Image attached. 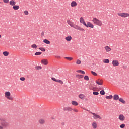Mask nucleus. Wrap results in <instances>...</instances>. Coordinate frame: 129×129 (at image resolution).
<instances>
[{
    "label": "nucleus",
    "instance_id": "obj_1",
    "mask_svg": "<svg viewBox=\"0 0 129 129\" xmlns=\"http://www.w3.org/2000/svg\"><path fill=\"white\" fill-rule=\"evenodd\" d=\"M67 23L68 25H70L72 28H73L74 29H75L76 30L81 31L82 32H84L85 30L83 28H81L80 26H79L78 25H76L73 22H71L70 20L67 21Z\"/></svg>",
    "mask_w": 129,
    "mask_h": 129
},
{
    "label": "nucleus",
    "instance_id": "obj_2",
    "mask_svg": "<svg viewBox=\"0 0 129 129\" xmlns=\"http://www.w3.org/2000/svg\"><path fill=\"white\" fill-rule=\"evenodd\" d=\"M1 123H0V129L6 128L9 126V122H7L5 119H0Z\"/></svg>",
    "mask_w": 129,
    "mask_h": 129
},
{
    "label": "nucleus",
    "instance_id": "obj_3",
    "mask_svg": "<svg viewBox=\"0 0 129 129\" xmlns=\"http://www.w3.org/2000/svg\"><path fill=\"white\" fill-rule=\"evenodd\" d=\"M92 22L93 24H94L95 25H96L97 26H102L103 25V23L102 20H100L96 18V17H94L93 18Z\"/></svg>",
    "mask_w": 129,
    "mask_h": 129
},
{
    "label": "nucleus",
    "instance_id": "obj_4",
    "mask_svg": "<svg viewBox=\"0 0 129 129\" xmlns=\"http://www.w3.org/2000/svg\"><path fill=\"white\" fill-rule=\"evenodd\" d=\"M4 97L8 100H9L10 101H13V97L11 95V92L7 91L5 92L4 93Z\"/></svg>",
    "mask_w": 129,
    "mask_h": 129
},
{
    "label": "nucleus",
    "instance_id": "obj_5",
    "mask_svg": "<svg viewBox=\"0 0 129 129\" xmlns=\"http://www.w3.org/2000/svg\"><path fill=\"white\" fill-rule=\"evenodd\" d=\"M119 17H122L123 18H126L129 17V13L124 12H119L117 13Z\"/></svg>",
    "mask_w": 129,
    "mask_h": 129
},
{
    "label": "nucleus",
    "instance_id": "obj_6",
    "mask_svg": "<svg viewBox=\"0 0 129 129\" xmlns=\"http://www.w3.org/2000/svg\"><path fill=\"white\" fill-rule=\"evenodd\" d=\"M90 113L93 115V119H102V117H100L99 115H98L93 112H90Z\"/></svg>",
    "mask_w": 129,
    "mask_h": 129
},
{
    "label": "nucleus",
    "instance_id": "obj_7",
    "mask_svg": "<svg viewBox=\"0 0 129 129\" xmlns=\"http://www.w3.org/2000/svg\"><path fill=\"white\" fill-rule=\"evenodd\" d=\"M83 25H84L85 27H86L87 28H91V29H94V25L93 24H92V23L88 22L84 24H83Z\"/></svg>",
    "mask_w": 129,
    "mask_h": 129
},
{
    "label": "nucleus",
    "instance_id": "obj_8",
    "mask_svg": "<svg viewBox=\"0 0 129 129\" xmlns=\"http://www.w3.org/2000/svg\"><path fill=\"white\" fill-rule=\"evenodd\" d=\"M118 119L121 122L125 121V116L123 114H120L118 115Z\"/></svg>",
    "mask_w": 129,
    "mask_h": 129
},
{
    "label": "nucleus",
    "instance_id": "obj_9",
    "mask_svg": "<svg viewBox=\"0 0 129 129\" xmlns=\"http://www.w3.org/2000/svg\"><path fill=\"white\" fill-rule=\"evenodd\" d=\"M112 64L114 67H118L119 66V62H118V60L114 59L112 60Z\"/></svg>",
    "mask_w": 129,
    "mask_h": 129
},
{
    "label": "nucleus",
    "instance_id": "obj_10",
    "mask_svg": "<svg viewBox=\"0 0 129 129\" xmlns=\"http://www.w3.org/2000/svg\"><path fill=\"white\" fill-rule=\"evenodd\" d=\"M51 80H52L53 81L59 83V84H60L61 85H62L63 84V82L62 80L56 79L55 78H54V77L51 78Z\"/></svg>",
    "mask_w": 129,
    "mask_h": 129
},
{
    "label": "nucleus",
    "instance_id": "obj_11",
    "mask_svg": "<svg viewBox=\"0 0 129 129\" xmlns=\"http://www.w3.org/2000/svg\"><path fill=\"white\" fill-rule=\"evenodd\" d=\"M95 82L98 85L101 86L103 85V80H102L101 79H98L96 80V81H95Z\"/></svg>",
    "mask_w": 129,
    "mask_h": 129
},
{
    "label": "nucleus",
    "instance_id": "obj_12",
    "mask_svg": "<svg viewBox=\"0 0 129 129\" xmlns=\"http://www.w3.org/2000/svg\"><path fill=\"white\" fill-rule=\"evenodd\" d=\"M104 49L107 53H109L111 51L112 49L109 46L106 45L104 47Z\"/></svg>",
    "mask_w": 129,
    "mask_h": 129
},
{
    "label": "nucleus",
    "instance_id": "obj_13",
    "mask_svg": "<svg viewBox=\"0 0 129 129\" xmlns=\"http://www.w3.org/2000/svg\"><path fill=\"white\" fill-rule=\"evenodd\" d=\"M92 126L93 129H97L98 128V123L96 121H93Z\"/></svg>",
    "mask_w": 129,
    "mask_h": 129
},
{
    "label": "nucleus",
    "instance_id": "obj_14",
    "mask_svg": "<svg viewBox=\"0 0 129 129\" xmlns=\"http://www.w3.org/2000/svg\"><path fill=\"white\" fill-rule=\"evenodd\" d=\"M70 6L71 7H76L77 6V3L75 1H72Z\"/></svg>",
    "mask_w": 129,
    "mask_h": 129
},
{
    "label": "nucleus",
    "instance_id": "obj_15",
    "mask_svg": "<svg viewBox=\"0 0 129 129\" xmlns=\"http://www.w3.org/2000/svg\"><path fill=\"white\" fill-rule=\"evenodd\" d=\"M45 122H46V121H45V120L42 118L39 119L38 121V123L40 125H44Z\"/></svg>",
    "mask_w": 129,
    "mask_h": 129
},
{
    "label": "nucleus",
    "instance_id": "obj_16",
    "mask_svg": "<svg viewBox=\"0 0 129 129\" xmlns=\"http://www.w3.org/2000/svg\"><path fill=\"white\" fill-rule=\"evenodd\" d=\"M65 40L67 42H69L72 40V37H71L70 35H68L67 37H65Z\"/></svg>",
    "mask_w": 129,
    "mask_h": 129
},
{
    "label": "nucleus",
    "instance_id": "obj_17",
    "mask_svg": "<svg viewBox=\"0 0 129 129\" xmlns=\"http://www.w3.org/2000/svg\"><path fill=\"white\" fill-rule=\"evenodd\" d=\"M41 63L46 66L48 64V61L47 59H42L41 60Z\"/></svg>",
    "mask_w": 129,
    "mask_h": 129
},
{
    "label": "nucleus",
    "instance_id": "obj_18",
    "mask_svg": "<svg viewBox=\"0 0 129 129\" xmlns=\"http://www.w3.org/2000/svg\"><path fill=\"white\" fill-rule=\"evenodd\" d=\"M73 108H71V107H67L63 108V110L68 111V112H71L73 110Z\"/></svg>",
    "mask_w": 129,
    "mask_h": 129
},
{
    "label": "nucleus",
    "instance_id": "obj_19",
    "mask_svg": "<svg viewBox=\"0 0 129 129\" xmlns=\"http://www.w3.org/2000/svg\"><path fill=\"white\" fill-rule=\"evenodd\" d=\"M9 3V5L12 6H15V5H16V2L14 0H10Z\"/></svg>",
    "mask_w": 129,
    "mask_h": 129
},
{
    "label": "nucleus",
    "instance_id": "obj_20",
    "mask_svg": "<svg viewBox=\"0 0 129 129\" xmlns=\"http://www.w3.org/2000/svg\"><path fill=\"white\" fill-rule=\"evenodd\" d=\"M80 23L83 24V25H84L86 24V22L85 21L83 17L80 18Z\"/></svg>",
    "mask_w": 129,
    "mask_h": 129
},
{
    "label": "nucleus",
    "instance_id": "obj_21",
    "mask_svg": "<svg viewBox=\"0 0 129 129\" xmlns=\"http://www.w3.org/2000/svg\"><path fill=\"white\" fill-rule=\"evenodd\" d=\"M78 97L79 99H81V100H84V99L86 98V96L82 94L79 95Z\"/></svg>",
    "mask_w": 129,
    "mask_h": 129
},
{
    "label": "nucleus",
    "instance_id": "obj_22",
    "mask_svg": "<svg viewBox=\"0 0 129 129\" xmlns=\"http://www.w3.org/2000/svg\"><path fill=\"white\" fill-rule=\"evenodd\" d=\"M71 104L72 105H73L74 106H77L78 105V103H77V102L73 100L71 101Z\"/></svg>",
    "mask_w": 129,
    "mask_h": 129
},
{
    "label": "nucleus",
    "instance_id": "obj_23",
    "mask_svg": "<svg viewBox=\"0 0 129 129\" xmlns=\"http://www.w3.org/2000/svg\"><path fill=\"white\" fill-rule=\"evenodd\" d=\"M113 97L114 98V100H115V101H117L120 99L119 96H118V95H114Z\"/></svg>",
    "mask_w": 129,
    "mask_h": 129
},
{
    "label": "nucleus",
    "instance_id": "obj_24",
    "mask_svg": "<svg viewBox=\"0 0 129 129\" xmlns=\"http://www.w3.org/2000/svg\"><path fill=\"white\" fill-rule=\"evenodd\" d=\"M2 54L5 57H7L9 55V53L8 51H4L2 52Z\"/></svg>",
    "mask_w": 129,
    "mask_h": 129
},
{
    "label": "nucleus",
    "instance_id": "obj_25",
    "mask_svg": "<svg viewBox=\"0 0 129 129\" xmlns=\"http://www.w3.org/2000/svg\"><path fill=\"white\" fill-rule=\"evenodd\" d=\"M76 77H77V78H78L79 79H81L84 77V76L82 75L77 74V75H76Z\"/></svg>",
    "mask_w": 129,
    "mask_h": 129
},
{
    "label": "nucleus",
    "instance_id": "obj_26",
    "mask_svg": "<svg viewBox=\"0 0 129 129\" xmlns=\"http://www.w3.org/2000/svg\"><path fill=\"white\" fill-rule=\"evenodd\" d=\"M103 62L105 63V64H108V63H109L110 60L108 59H104L103 60Z\"/></svg>",
    "mask_w": 129,
    "mask_h": 129
},
{
    "label": "nucleus",
    "instance_id": "obj_27",
    "mask_svg": "<svg viewBox=\"0 0 129 129\" xmlns=\"http://www.w3.org/2000/svg\"><path fill=\"white\" fill-rule=\"evenodd\" d=\"M118 100H119V101H120L122 104H126V101L125 100H124V99H122V98H120V99H118Z\"/></svg>",
    "mask_w": 129,
    "mask_h": 129
},
{
    "label": "nucleus",
    "instance_id": "obj_28",
    "mask_svg": "<svg viewBox=\"0 0 129 129\" xmlns=\"http://www.w3.org/2000/svg\"><path fill=\"white\" fill-rule=\"evenodd\" d=\"M43 42L45 44H47V45H49L50 44V42L48 39H44L43 40Z\"/></svg>",
    "mask_w": 129,
    "mask_h": 129
},
{
    "label": "nucleus",
    "instance_id": "obj_29",
    "mask_svg": "<svg viewBox=\"0 0 129 129\" xmlns=\"http://www.w3.org/2000/svg\"><path fill=\"white\" fill-rule=\"evenodd\" d=\"M13 6V10H18L19 9V6L15 5V6Z\"/></svg>",
    "mask_w": 129,
    "mask_h": 129
},
{
    "label": "nucleus",
    "instance_id": "obj_30",
    "mask_svg": "<svg viewBox=\"0 0 129 129\" xmlns=\"http://www.w3.org/2000/svg\"><path fill=\"white\" fill-rule=\"evenodd\" d=\"M77 73L83 74V75H85V72L84 71L82 70H78L76 71Z\"/></svg>",
    "mask_w": 129,
    "mask_h": 129
},
{
    "label": "nucleus",
    "instance_id": "obj_31",
    "mask_svg": "<svg viewBox=\"0 0 129 129\" xmlns=\"http://www.w3.org/2000/svg\"><path fill=\"white\" fill-rule=\"evenodd\" d=\"M42 52H37L35 53V56H40L42 54Z\"/></svg>",
    "mask_w": 129,
    "mask_h": 129
},
{
    "label": "nucleus",
    "instance_id": "obj_32",
    "mask_svg": "<svg viewBox=\"0 0 129 129\" xmlns=\"http://www.w3.org/2000/svg\"><path fill=\"white\" fill-rule=\"evenodd\" d=\"M113 98V96L112 95H110V96H106V99H111Z\"/></svg>",
    "mask_w": 129,
    "mask_h": 129
},
{
    "label": "nucleus",
    "instance_id": "obj_33",
    "mask_svg": "<svg viewBox=\"0 0 129 129\" xmlns=\"http://www.w3.org/2000/svg\"><path fill=\"white\" fill-rule=\"evenodd\" d=\"M81 61L79 59H77V61H76V64L78 65L81 64Z\"/></svg>",
    "mask_w": 129,
    "mask_h": 129
},
{
    "label": "nucleus",
    "instance_id": "obj_34",
    "mask_svg": "<svg viewBox=\"0 0 129 129\" xmlns=\"http://www.w3.org/2000/svg\"><path fill=\"white\" fill-rule=\"evenodd\" d=\"M64 58L67 59L69 61H71V60H72L73 59V57H64Z\"/></svg>",
    "mask_w": 129,
    "mask_h": 129
},
{
    "label": "nucleus",
    "instance_id": "obj_35",
    "mask_svg": "<svg viewBox=\"0 0 129 129\" xmlns=\"http://www.w3.org/2000/svg\"><path fill=\"white\" fill-rule=\"evenodd\" d=\"M99 93L102 96H104L105 95V92L103 90H101L100 92H99Z\"/></svg>",
    "mask_w": 129,
    "mask_h": 129
},
{
    "label": "nucleus",
    "instance_id": "obj_36",
    "mask_svg": "<svg viewBox=\"0 0 129 129\" xmlns=\"http://www.w3.org/2000/svg\"><path fill=\"white\" fill-rule=\"evenodd\" d=\"M31 48L33 49H36L37 48V45L36 44H33L31 45Z\"/></svg>",
    "mask_w": 129,
    "mask_h": 129
},
{
    "label": "nucleus",
    "instance_id": "obj_37",
    "mask_svg": "<svg viewBox=\"0 0 129 129\" xmlns=\"http://www.w3.org/2000/svg\"><path fill=\"white\" fill-rule=\"evenodd\" d=\"M91 74H92V75H93V76H98V74H97L96 73L94 72V71H91Z\"/></svg>",
    "mask_w": 129,
    "mask_h": 129
},
{
    "label": "nucleus",
    "instance_id": "obj_38",
    "mask_svg": "<svg viewBox=\"0 0 129 129\" xmlns=\"http://www.w3.org/2000/svg\"><path fill=\"white\" fill-rule=\"evenodd\" d=\"M84 80H86L87 81H88L89 80V77L88 76H85Z\"/></svg>",
    "mask_w": 129,
    "mask_h": 129
},
{
    "label": "nucleus",
    "instance_id": "obj_39",
    "mask_svg": "<svg viewBox=\"0 0 129 129\" xmlns=\"http://www.w3.org/2000/svg\"><path fill=\"white\" fill-rule=\"evenodd\" d=\"M125 127V124H122L120 125V128H124Z\"/></svg>",
    "mask_w": 129,
    "mask_h": 129
},
{
    "label": "nucleus",
    "instance_id": "obj_40",
    "mask_svg": "<svg viewBox=\"0 0 129 129\" xmlns=\"http://www.w3.org/2000/svg\"><path fill=\"white\" fill-rule=\"evenodd\" d=\"M35 69L37 70H40L42 69V67H40V66L35 67Z\"/></svg>",
    "mask_w": 129,
    "mask_h": 129
},
{
    "label": "nucleus",
    "instance_id": "obj_41",
    "mask_svg": "<svg viewBox=\"0 0 129 129\" xmlns=\"http://www.w3.org/2000/svg\"><path fill=\"white\" fill-rule=\"evenodd\" d=\"M24 14H25L26 16H27L29 14V12L27 10H25L24 11Z\"/></svg>",
    "mask_w": 129,
    "mask_h": 129
},
{
    "label": "nucleus",
    "instance_id": "obj_42",
    "mask_svg": "<svg viewBox=\"0 0 129 129\" xmlns=\"http://www.w3.org/2000/svg\"><path fill=\"white\" fill-rule=\"evenodd\" d=\"M93 95L98 96L99 95V93L98 92H93Z\"/></svg>",
    "mask_w": 129,
    "mask_h": 129
},
{
    "label": "nucleus",
    "instance_id": "obj_43",
    "mask_svg": "<svg viewBox=\"0 0 129 129\" xmlns=\"http://www.w3.org/2000/svg\"><path fill=\"white\" fill-rule=\"evenodd\" d=\"M74 112L78 113L79 112L78 109H77L76 108L73 109V110Z\"/></svg>",
    "mask_w": 129,
    "mask_h": 129
},
{
    "label": "nucleus",
    "instance_id": "obj_44",
    "mask_svg": "<svg viewBox=\"0 0 129 129\" xmlns=\"http://www.w3.org/2000/svg\"><path fill=\"white\" fill-rule=\"evenodd\" d=\"M39 50H40L42 52L46 51V49H45V48H44L43 47L42 48H39Z\"/></svg>",
    "mask_w": 129,
    "mask_h": 129
},
{
    "label": "nucleus",
    "instance_id": "obj_45",
    "mask_svg": "<svg viewBox=\"0 0 129 129\" xmlns=\"http://www.w3.org/2000/svg\"><path fill=\"white\" fill-rule=\"evenodd\" d=\"M20 80H21V81H25V78L24 77H21L20 78Z\"/></svg>",
    "mask_w": 129,
    "mask_h": 129
},
{
    "label": "nucleus",
    "instance_id": "obj_46",
    "mask_svg": "<svg viewBox=\"0 0 129 129\" xmlns=\"http://www.w3.org/2000/svg\"><path fill=\"white\" fill-rule=\"evenodd\" d=\"M3 1L4 3H5V4H8L9 2H10L9 0H3Z\"/></svg>",
    "mask_w": 129,
    "mask_h": 129
},
{
    "label": "nucleus",
    "instance_id": "obj_47",
    "mask_svg": "<svg viewBox=\"0 0 129 129\" xmlns=\"http://www.w3.org/2000/svg\"><path fill=\"white\" fill-rule=\"evenodd\" d=\"M55 58L56 59H60L61 57L59 56H55Z\"/></svg>",
    "mask_w": 129,
    "mask_h": 129
},
{
    "label": "nucleus",
    "instance_id": "obj_48",
    "mask_svg": "<svg viewBox=\"0 0 129 129\" xmlns=\"http://www.w3.org/2000/svg\"><path fill=\"white\" fill-rule=\"evenodd\" d=\"M123 69H126V67L123 66Z\"/></svg>",
    "mask_w": 129,
    "mask_h": 129
},
{
    "label": "nucleus",
    "instance_id": "obj_49",
    "mask_svg": "<svg viewBox=\"0 0 129 129\" xmlns=\"http://www.w3.org/2000/svg\"><path fill=\"white\" fill-rule=\"evenodd\" d=\"M2 38V36H1V35H0V38Z\"/></svg>",
    "mask_w": 129,
    "mask_h": 129
},
{
    "label": "nucleus",
    "instance_id": "obj_50",
    "mask_svg": "<svg viewBox=\"0 0 129 129\" xmlns=\"http://www.w3.org/2000/svg\"><path fill=\"white\" fill-rule=\"evenodd\" d=\"M0 4H3V2H0Z\"/></svg>",
    "mask_w": 129,
    "mask_h": 129
},
{
    "label": "nucleus",
    "instance_id": "obj_51",
    "mask_svg": "<svg viewBox=\"0 0 129 129\" xmlns=\"http://www.w3.org/2000/svg\"><path fill=\"white\" fill-rule=\"evenodd\" d=\"M93 91H95L94 89H93Z\"/></svg>",
    "mask_w": 129,
    "mask_h": 129
}]
</instances>
